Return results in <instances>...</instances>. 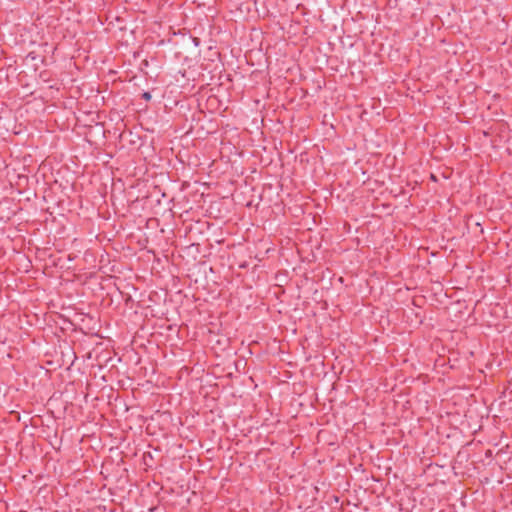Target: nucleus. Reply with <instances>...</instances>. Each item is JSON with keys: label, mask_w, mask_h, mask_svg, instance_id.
Instances as JSON below:
<instances>
[{"label": "nucleus", "mask_w": 512, "mask_h": 512, "mask_svg": "<svg viewBox=\"0 0 512 512\" xmlns=\"http://www.w3.org/2000/svg\"><path fill=\"white\" fill-rule=\"evenodd\" d=\"M143 98L146 99V100H150V98H151L150 93L149 92L143 93Z\"/></svg>", "instance_id": "f257e3e1"}]
</instances>
